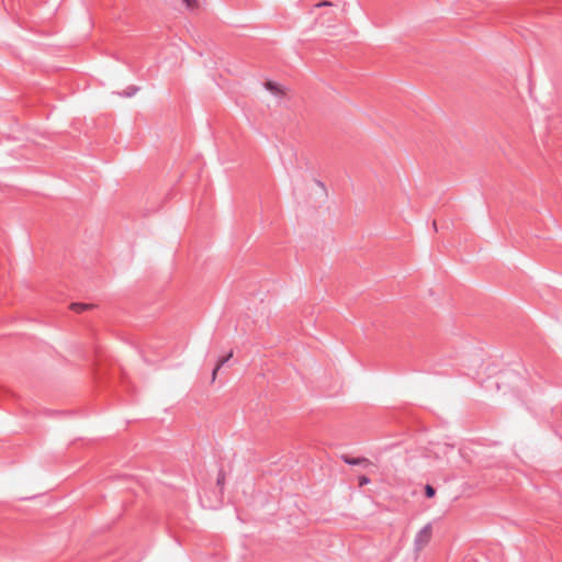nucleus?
I'll return each instance as SVG.
<instances>
[{
    "instance_id": "obj_9",
    "label": "nucleus",
    "mask_w": 562,
    "mask_h": 562,
    "mask_svg": "<svg viewBox=\"0 0 562 562\" xmlns=\"http://www.w3.org/2000/svg\"><path fill=\"white\" fill-rule=\"evenodd\" d=\"M369 482H370V480L367 476H360L359 477V485L360 486H363V485L368 484Z\"/></svg>"
},
{
    "instance_id": "obj_13",
    "label": "nucleus",
    "mask_w": 562,
    "mask_h": 562,
    "mask_svg": "<svg viewBox=\"0 0 562 562\" xmlns=\"http://www.w3.org/2000/svg\"><path fill=\"white\" fill-rule=\"evenodd\" d=\"M432 226H434V229L437 231V223H436V221H434Z\"/></svg>"
},
{
    "instance_id": "obj_1",
    "label": "nucleus",
    "mask_w": 562,
    "mask_h": 562,
    "mask_svg": "<svg viewBox=\"0 0 562 562\" xmlns=\"http://www.w3.org/2000/svg\"><path fill=\"white\" fill-rule=\"evenodd\" d=\"M432 536L431 524L425 525L415 536L414 546L416 551L423 550L429 542Z\"/></svg>"
},
{
    "instance_id": "obj_7",
    "label": "nucleus",
    "mask_w": 562,
    "mask_h": 562,
    "mask_svg": "<svg viewBox=\"0 0 562 562\" xmlns=\"http://www.w3.org/2000/svg\"><path fill=\"white\" fill-rule=\"evenodd\" d=\"M435 495H436V490H435V487H432L430 484H427V485L425 486V496H426L427 498H431V497H434Z\"/></svg>"
},
{
    "instance_id": "obj_12",
    "label": "nucleus",
    "mask_w": 562,
    "mask_h": 562,
    "mask_svg": "<svg viewBox=\"0 0 562 562\" xmlns=\"http://www.w3.org/2000/svg\"><path fill=\"white\" fill-rule=\"evenodd\" d=\"M329 4H330L329 2H323V3L317 4V7L329 5Z\"/></svg>"
},
{
    "instance_id": "obj_5",
    "label": "nucleus",
    "mask_w": 562,
    "mask_h": 562,
    "mask_svg": "<svg viewBox=\"0 0 562 562\" xmlns=\"http://www.w3.org/2000/svg\"><path fill=\"white\" fill-rule=\"evenodd\" d=\"M92 305L86 304V303H72L70 305V308L76 313H82L87 310H89Z\"/></svg>"
},
{
    "instance_id": "obj_4",
    "label": "nucleus",
    "mask_w": 562,
    "mask_h": 562,
    "mask_svg": "<svg viewBox=\"0 0 562 562\" xmlns=\"http://www.w3.org/2000/svg\"><path fill=\"white\" fill-rule=\"evenodd\" d=\"M265 87L268 91H270L276 97L283 95V91L277 82L267 81L265 83Z\"/></svg>"
},
{
    "instance_id": "obj_8",
    "label": "nucleus",
    "mask_w": 562,
    "mask_h": 562,
    "mask_svg": "<svg viewBox=\"0 0 562 562\" xmlns=\"http://www.w3.org/2000/svg\"><path fill=\"white\" fill-rule=\"evenodd\" d=\"M183 2L189 10H193L198 5L196 0H183Z\"/></svg>"
},
{
    "instance_id": "obj_10",
    "label": "nucleus",
    "mask_w": 562,
    "mask_h": 562,
    "mask_svg": "<svg viewBox=\"0 0 562 562\" xmlns=\"http://www.w3.org/2000/svg\"><path fill=\"white\" fill-rule=\"evenodd\" d=\"M315 183H316V184H317V186H318L323 191H325V190H326L324 182H322L321 180H315Z\"/></svg>"
},
{
    "instance_id": "obj_11",
    "label": "nucleus",
    "mask_w": 562,
    "mask_h": 562,
    "mask_svg": "<svg viewBox=\"0 0 562 562\" xmlns=\"http://www.w3.org/2000/svg\"><path fill=\"white\" fill-rule=\"evenodd\" d=\"M223 482H224V475L220 474L218 477H217V484L222 485Z\"/></svg>"
},
{
    "instance_id": "obj_3",
    "label": "nucleus",
    "mask_w": 562,
    "mask_h": 562,
    "mask_svg": "<svg viewBox=\"0 0 562 562\" xmlns=\"http://www.w3.org/2000/svg\"><path fill=\"white\" fill-rule=\"evenodd\" d=\"M342 461L349 465H367L369 463L366 458H353L347 454L341 456Z\"/></svg>"
},
{
    "instance_id": "obj_2",
    "label": "nucleus",
    "mask_w": 562,
    "mask_h": 562,
    "mask_svg": "<svg viewBox=\"0 0 562 562\" xmlns=\"http://www.w3.org/2000/svg\"><path fill=\"white\" fill-rule=\"evenodd\" d=\"M232 357H233V351L231 350L226 356H223V357L218 358L217 363H216L215 368L212 371V381H214L216 379V374H217L218 370L223 366H225L229 361V359Z\"/></svg>"
},
{
    "instance_id": "obj_6",
    "label": "nucleus",
    "mask_w": 562,
    "mask_h": 562,
    "mask_svg": "<svg viewBox=\"0 0 562 562\" xmlns=\"http://www.w3.org/2000/svg\"><path fill=\"white\" fill-rule=\"evenodd\" d=\"M137 91H138V87L130 86V87H127V89H126V90H124V92H122V93H121V95L126 97V98H131V97H133Z\"/></svg>"
}]
</instances>
